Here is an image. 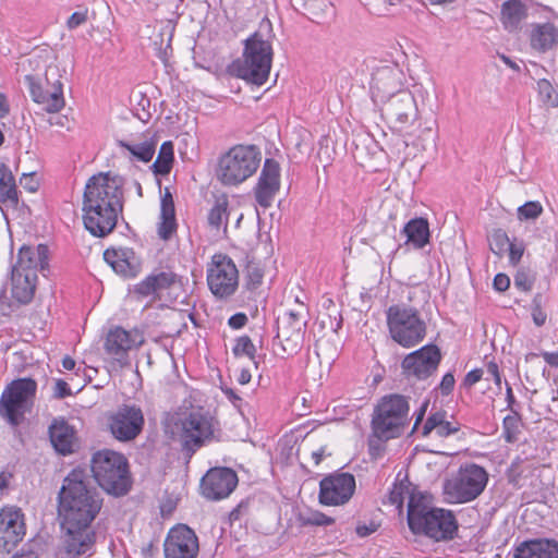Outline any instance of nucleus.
Segmentation results:
<instances>
[{
	"label": "nucleus",
	"instance_id": "nucleus-1",
	"mask_svg": "<svg viewBox=\"0 0 558 558\" xmlns=\"http://www.w3.org/2000/svg\"><path fill=\"white\" fill-rule=\"evenodd\" d=\"M102 498L87 481L85 470L73 469L58 494V519L64 532L63 546L71 557L92 556L96 543L93 521L101 510Z\"/></svg>",
	"mask_w": 558,
	"mask_h": 558
},
{
	"label": "nucleus",
	"instance_id": "nucleus-2",
	"mask_svg": "<svg viewBox=\"0 0 558 558\" xmlns=\"http://www.w3.org/2000/svg\"><path fill=\"white\" fill-rule=\"evenodd\" d=\"M124 183L123 177L111 172H99L87 180L82 211L84 227L92 235L105 238L116 228L123 211Z\"/></svg>",
	"mask_w": 558,
	"mask_h": 558
},
{
	"label": "nucleus",
	"instance_id": "nucleus-3",
	"mask_svg": "<svg viewBox=\"0 0 558 558\" xmlns=\"http://www.w3.org/2000/svg\"><path fill=\"white\" fill-rule=\"evenodd\" d=\"M408 525L415 535H424L436 542L454 538L458 522L451 510L428 506L422 498L410 496Z\"/></svg>",
	"mask_w": 558,
	"mask_h": 558
},
{
	"label": "nucleus",
	"instance_id": "nucleus-4",
	"mask_svg": "<svg viewBox=\"0 0 558 558\" xmlns=\"http://www.w3.org/2000/svg\"><path fill=\"white\" fill-rule=\"evenodd\" d=\"M272 47L259 33H254L244 41L242 58L228 66L231 75L256 86L264 85L270 73Z\"/></svg>",
	"mask_w": 558,
	"mask_h": 558
},
{
	"label": "nucleus",
	"instance_id": "nucleus-5",
	"mask_svg": "<svg viewBox=\"0 0 558 558\" xmlns=\"http://www.w3.org/2000/svg\"><path fill=\"white\" fill-rule=\"evenodd\" d=\"M409 399L399 393L381 397L371 420L372 437L379 441H388L403 435L410 424Z\"/></svg>",
	"mask_w": 558,
	"mask_h": 558
},
{
	"label": "nucleus",
	"instance_id": "nucleus-6",
	"mask_svg": "<svg viewBox=\"0 0 558 558\" xmlns=\"http://www.w3.org/2000/svg\"><path fill=\"white\" fill-rule=\"evenodd\" d=\"M90 470L95 481L109 495L120 497L131 489L129 463L122 453L112 450L94 453Z\"/></svg>",
	"mask_w": 558,
	"mask_h": 558
},
{
	"label": "nucleus",
	"instance_id": "nucleus-7",
	"mask_svg": "<svg viewBox=\"0 0 558 558\" xmlns=\"http://www.w3.org/2000/svg\"><path fill=\"white\" fill-rule=\"evenodd\" d=\"M179 441L189 460L204 446L219 440V422L202 408L190 411L180 420Z\"/></svg>",
	"mask_w": 558,
	"mask_h": 558
},
{
	"label": "nucleus",
	"instance_id": "nucleus-8",
	"mask_svg": "<svg viewBox=\"0 0 558 558\" xmlns=\"http://www.w3.org/2000/svg\"><path fill=\"white\" fill-rule=\"evenodd\" d=\"M262 153L255 145H235L219 158L217 178L226 186H236L259 168Z\"/></svg>",
	"mask_w": 558,
	"mask_h": 558
},
{
	"label": "nucleus",
	"instance_id": "nucleus-9",
	"mask_svg": "<svg viewBox=\"0 0 558 558\" xmlns=\"http://www.w3.org/2000/svg\"><path fill=\"white\" fill-rule=\"evenodd\" d=\"M386 323L391 339L403 348H412L426 336V324L417 308L393 304L386 310Z\"/></svg>",
	"mask_w": 558,
	"mask_h": 558
},
{
	"label": "nucleus",
	"instance_id": "nucleus-10",
	"mask_svg": "<svg viewBox=\"0 0 558 558\" xmlns=\"http://www.w3.org/2000/svg\"><path fill=\"white\" fill-rule=\"evenodd\" d=\"M488 483L487 471L476 463L462 464L451 478L444 483V494L450 504H465L476 499Z\"/></svg>",
	"mask_w": 558,
	"mask_h": 558
},
{
	"label": "nucleus",
	"instance_id": "nucleus-11",
	"mask_svg": "<svg viewBox=\"0 0 558 558\" xmlns=\"http://www.w3.org/2000/svg\"><path fill=\"white\" fill-rule=\"evenodd\" d=\"M25 83L34 102L49 113L59 112L64 106L63 84L59 80L58 69L49 66L45 73V84L39 77L25 75Z\"/></svg>",
	"mask_w": 558,
	"mask_h": 558
},
{
	"label": "nucleus",
	"instance_id": "nucleus-12",
	"mask_svg": "<svg viewBox=\"0 0 558 558\" xmlns=\"http://www.w3.org/2000/svg\"><path fill=\"white\" fill-rule=\"evenodd\" d=\"M207 284L216 299L227 300L232 296L239 287V270L226 254L219 253L211 257L207 267Z\"/></svg>",
	"mask_w": 558,
	"mask_h": 558
},
{
	"label": "nucleus",
	"instance_id": "nucleus-13",
	"mask_svg": "<svg viewBox=\"0 0 558 558\" xmlns=\"http://www.w3.org/2000/svg\"><path fill=\"white\" fill-rule=\"evenodd\" d=\"M298 310H288L282 317L278 318V330L276 339L280 341L282 351L289 355L296 354L303 344L307 322L305 314L306 306L299 302Z\"/></svg>",
	"mask_w": 558,
	"mask_h": 558
},
{
	"label": "nucleus",
	"instance_id": "nucleus-14",
	"mask_svg": "<svg viewBox=\"0 0 558 558\" xmlns=\"http://www.w3.org/2000/svg\"><path fill=\"white\" fill-rule=\"evenodd\" d=\"M383 102V116L397 130H403L417 118L416 100L408 89L398 90L395 95L384 99Z\"/></svg>",
	"mask_w": 558,
	"mask_h": 558
},
{
	"label": "nucleus",
	"instance_id": "nucleus-15",
	"mask_svg": "<svg viewBox=\"0 0 558 558\" xmlns=\"http://www.w3.org/2000/svg\"><path fill=\"white\" fill-rule=\"evenodd\" d=\"M355 487L351 473H331L319 482L318 501L323 506L344 505L352 498Z\"/></svg>",
	"mask_w": 558,
	"mask_h": 558
},
{
	"label": "nucleus",
	"instance_id": "nucleus-16",
	"mask_svg": "<svg viewBox=\"0 0 558 558\" xmlns=\"http://www.w3.org/2000/svg\"><path fill=\"white\" fill-rule=\"evenodd\" d=\"M441 361V353L436 344H426L409 353L401 367L407 377L425 380L435 374Z\"/></svg>",
	"mask_w": 558,
	"mask_h": 558
},
{
	"label": "nucleus",
	"instance_id": "nucleus-17",
	"mask_svg": "<svg viewBox=\"0 0 558 558\" xmlns=\"http://www.w3.org/2000/svg\"><path fill=\"white\" fill-rule=\"evenodd\" d=\"M144 422V415L140 407L122 404L109 417V428L116 439L130 441L141 434Z\"/></svg>",
	"mask_w": 558,
	"mask_h": 558
},
{
	"label": "nucleus",
	"instance_id": "nucleus-18",
	"mask_svg": "<svg viewBox=\"0 0 558 558\" xmlns=\"http://www.w3.org/2000/svg\"><path fill=\"white\" fill-rule=\"evenodd\" d=\"M143 342L144 337L138 330H126L120 326H116L109 329L105 339L104 349L114 362L120 366H125L129 364V352L142 345Z\"/></svg>",
	"mask_w": 558,
	"mask_h": 558
},
{
	"label": "nucleus",
	"instance_id": "nucleus-19",
	"mask_svg": "<svg viewBox=\"0 0 558 558\" xmlns=\"http://www.w3.org/2000/svg\"><path fill=\"white\" fill-rule=\"evenodd\" d=\"M198 537L194 530L185 524L171 527L163 542L165 558H197Z\"/></svg>",
	"mask_w": 558,
	"mask_h": 558
},
{
	"label": "nucleus",
	"instance_id": "nucleus-20",
	"mask_svg": "<svg viewBox=\"0 0 558 558\" xmlns=\"http://www.w3.org/2000/svg\"><path fill=\"white\" fill-rule=\"evenodd\" d=\"M236 473L226 466L209 469L202 477L201 489L205 498L220 500L228 497L238 485Z\"/></svg>",
	"mask_w": 558,
	"mask_h": 558
},
{
	"label": "nucleus",
	"instance_id": "nucleus-21",
	"mask_svg": "<svg viewBox=\"0 0 558 558\" xmlns=\"http://www.w3.org/2000/svg\"><path fill=\"white\" fill-rule=\"evenodd\" d=\"M26 533L24 513L19 508L0 511V553H10Z\"/></svg>",
	"mask_w": 558,
	"mask_h": 558
},
{
	"label": "nucleus",
	"instance_id": "nucleus-22",
	"mask_svg": "<svg viewBox=\"0 0 558 558\" xmlns=\"http://www.w3.org/2000/svg\"><path fill=\"white\" fill-rule=\"evenodd\" d=\"M182 286V277L173 271H154L136 283L133 293L137 299L151 296V301H161L165 291Z\"/></svg>",
	"mask_w": 558,
	"mask_h": 558
},
{
	"label": "nucleus",
	"instance_id": "nucleus-23",
	"mask_svg": "<svg viewBox=\"0 0 558 558\" xmlns=\"http://www.w3.org/2000/svg\"><path fill=\"white\" fill-rule=\"evenodd\" d=\"M280 190V166L271 158H267L262 168L258 181L254 187L256 203L263 208H269L276 194Z\"/></svg>",
	"mask_w": 558,
	"mask_h": 558
},
{
	"label": "nucleus",
	"instance_id": "nucleus-24",
	"mask_svg": "<svg viewBox=\"0 0 558 558\" xmlns=\"http://www.w3.org/2000/svg\"><path fill=\"white\" fill-rule=\"evenodd\" d=\"M402 71L397 64H385L376 68L372 73L371 88L375 97L384 99L404 90L402 86Z\"/></svg>",
	"mask_w": 558,
	"mask_h": 558
},
{
	"label": "nucleus",
	"instance_id": "nucleus-25",
	"mask_svg": "<svg viewBox=\"0 0 558 558\" xmlns=\"http://www.w3.org/2000/svg\"><path fill=\"white\" fill-rule=\"evenodd\" d=\"M48 435L53 449L61 456H69L78 448L77 433L64 417L52 420Z\"/></svg>",
	"mask_w": 558,
	"mask_h": 558
},
{
	"label": "nucleus",
	"instance_id": "nucleus-26",
	"mask_svg": "<svg viewBox=\"0 0 558 558\" xmlns=\"http://www.w3.org/2000/svg\"><path fill=\"white\" fill-rule=\"evenodd\" d=\"M104 259L116 274L124 278H134L141 271V259L130 247L107 248L104 252Z\"/></svg>",
	"mask_w": 558,
	"mask_h": 558
},
{
	"label": "nucleus",
	"instance_id": "nucleus-27",
	"mask_svg": "<svg viewBox=\"0 0 558 558\" xmlns=\"http://www.w3.org/2000/svg\"><path fill=\"white\" fill-rule=\"evenodd\" d=\"M48 253L49 248L45 244H39L36 247L22 246L17 254V260L12 266V270L35 272L38 270H45L48 266Z\"/></svg>",
	"mask_w": 558,
	"mask_h": 558
},
{
	"label": "nucleus",
	"instance_id": "nucleus-28",
	"mask_svg": "<svg viewBox=\"0 0 558 558\" xmlns=\"http://www.w3.org/2000/svg\"><path fill=\"white\" fill-rule=\"evenodd\" d=\"M513 558H558V542L553 538H535L515 547Z\"/></svg>",
	"mask_w": 558,
	"mask_h": 558
},
{
	"label": "nucleus",
	"instance_id": "nucleus-29",
	"mask_svg": "<svg viewBox=\"0 0 558 558\" xmlns=\"http://www.w3.org/2000/svg\"><path fill=\"white\" fill-rule=\"evenodd\" d=\"M37 275L35 272L11 271V294L21 304L29 303L35 294Z\"/></svg>",
	"mask_w": 558,
	"mask_h": 558
},
{
	"label": "nucleus",
	"instance_id": "nucleus-30",
	"mask_svg": "<svg viewBox=\"0 0 558 558\" xmlns=\"http://www.w3.org/2000/svg\"><path fill=\"white\" fill-rule=\"evenodd\" d=\"M401 234L407 238L405 244L421 250L425 247L430 240L429 222L423 217L412 218L404 225Z\"/></svg>",
	"mask_w": 558,
	"mask_h": 558
},
{
	"label": "nucleus",
	"instance_id": "nucleus-31",
	"mask_svg": "<svg viewBox=\"0 0 558 558\" xmlns=\"http://www.w3.org/2000/svg\"><path fill=\"white\" fill-rule=\"evenodd\" d=\"M447 415L445 410L432 411L423 425V437L428 436L432 432L441 438L457 434L460 430V424L447 421Z\"/></svg>",
	"mask_w": 558,
	"mask_h": 558
},
{
	"label": "nucleus",
	"instance_id": "nucleus-32",
	"mask_svg": "<svg viewBox=\"0 0 558 558\" xmlns=\"http://www.w3.org/2000/svg\"><path fill=\"white\" fill-rule=\"evenodd\" d=\"M37 391V383L33 378L24 377L12 380L2 393L29 408Z\"/></svg>",
	"mask_w": 558,
	"mask_h": 558
},
{
	"label": "nucleus",
	"instance_id": "nucleus-33",
	"mask_svg": "<svg viewBox=\"0 0 558 558\" xmlns=\"http://www.w3.org/2000/svg\"><path fill=\"white\" fill-rule=\"evenodd\" d=\"M0 203L11 207H16L19 204L15 179L10 168L4 163H0Z\"/></svg>",
	"mask_w": 558,
	"mask_h": 558
},
{
	"label": "nucleus",
	"instance_id": "nucleus-34",
	"mask_svg": "<svg viewBox=\"0 0 558 558\" xmlns=\"http://www.w3.org/2000/svg\"><path fill=\"white\" fill-rule=\"evenodd\" d=\"M558 29L551 23L536 25L531 34V45L539 51H546L557 43Z\"/></svg>",
	"mask_w": 558,
	"mask_h": 558
},
{
	"label": "nucleus",
	"instance_id": "nucleus-35",
	"mask_svg": "<svg viewBox=\"0 0 558 558\" xmlns=\"http://www.w3.org/2000/svg\"><path fill=\"white\" fill-rule=\"evenodd\" d=\"M28 407L21 402L12 399L11 397L1 393L0 397V415L11 426H19L24 420L25 413L28 411Z\"/></svg>",
	"mask_w": 558,
	"mask_h": 558
},
{
	"label": "nucleus",
	"instance_id": "nucleus-36",
	"mask_svg": "<svg viewBox=\"0 0 558 558\" xmlns=\"http://www.w3.org/2000/svg\"><path fill=\"white\" fill-rule=\"evenodd\" d=\"M526 16L525 5L521 0H507L501 7V21L506 29L514 31Z\"/></svg>",
	"mask_w": 558,
	"mask_h": 558
},
{
	"label": "nucleus",
	"instance_id": "nucleus-37",
	"mask_svg": "<svg viewBox=\"0 0 558 558\" xmlns=\"http://www.w3.org/2000/svg\"><path fill=\"white\" fill-rule=\"evenodd\" d=\"M117 145L131 155L132 159L142 162H148L153 159L156 151V143L154 141H144L141 143H132L125 140H118Z\"/></svg>",
	"mask_w": 558,
	"mask_h": 558
},
{
	"label": "nucleus",
	"instance_id": "nucleus-38",
	"mask_svg": "<svg viewBox=\"0 0 558 558\" xmlns=\"http://www.w3.org/2000/svg\"><path fill=\"white\" fill-rule=\"evenodd\" d=\"M228 206L229 201L227 196L222 195L216 199L207 216L208 225L211 229L216 231L220 229H223V231L227 230L229 217Z\"/></svg>",
	"mask_w": 558,
	"mask_h": 558
},
{
	"label": "nucleus",
	"instance_id": "nucleus-39",
	"mask_svg": "<svg viewBox=\"0 0 558 558\" xmlns=\"http://www.w3.org/2000/svg\"><path fill=\"white\" fill-rule=\"evenodd\" d=\"M173 160V144L171 141H166L161 144L158 156L154 163L150 166V169L155 175H167L172 168Z\"/></svg>",
	"mask_w": 558,
	"mask_h": 558
},
{
	"label": "nucleus",
	"instance_id": "nucleus-40",
	"mask_svg": "<svg viewBox=\"0 0 558 558\" xmlns=\"http://www.w3.org/2000/svg\"><path fill=\"white\" fill-rule=\"evenodd\" d=\"M232 354L236 359L245 356L250 359L256 367L258 366V362L256 361L257 349L247 335H243L234 339Z\"/></svg>",
	"mask_w": 558,
	"mask_h": 558
},
{
	"label": "nucleus",
	"instance_id": "nucleus-41",
	"mask_svg": "<svg viewBox=\"0 0 558 558\" xmlns=\"http://www.w3.org/2000/svg\"><path fill=\"white\" fill-rule=\"evenodd\" d=\"M522 416L520 412H512L502 420V438L508 444H514L521 433Z\"/></svg>",
	"mask_w": 558,
	"mask_h": 558
},
{
	"label": "nucleus",
	"instance_id": "nucleus-42",
	"mask_svg": "<svg viewBox=\"0 0 558 558\" xmlns=\"http://www.w3.org/2000/svg\"><path fill=\"white\" fill-rule=\"evenodd\" d=\"M539 100L547 107H558V90L545 78L537 82Z\"/></svg>",
	"mask_w": 558,
	"mask_h": 558
},
{
	"label": "nucleus",
	"instance_id": "nucleus-43",
	"mask_svg": "<svg viewBox=\"0 0 558 558\" xmlns=\"http://www.w3.org/2000/svg\"><path fill=\"white\" fill-rule=\"evenodd\" d=\"M536 274L527 267H520L514 275V287L522 292H530L534 286Z\"/></svg>",
	"mask_w": 558,
	"mask_h": 558
},
{
	"label": "nucleus",
	"instance_id": "nucleus-44",
	"mask_svg": "<svg viewBox=\"0 0 558 558\" xmlns=\"http://www.w3.org/2000/svg\"><path fill=\"white\" fill-rule=\"evenodd\" d=\"M542 213L543 206L537 201H529L521 205L517 210L519 220H535L542 215Z\"/></svg>",
	"mask_w": 558,
	"mask_h": 558
},
{
	"label": "nucleus",
	"instance_id": "nucleus-45",
	"mask_svg": "<svg viewBox=\"0 0 558 558\" xmlns=\"http://www.w3.org/2000/svg\"><path fill=\"white\" fill-rule=\"evenodd\" d=\"M160 216L158 235L162 240H169L177 230L175 213L160 214Z\"/></svg>",
	"mask_w": 558,
	"mask_h": 558
},
{
	"label": "nucleus",
	"instance_id": "nucleus-46",
	"mask_svg": "<svg viewBox=\"0 0 558 558\" xmlns=\"http://www.w3.org/2000/svg\"><path fill=\"white\" fill-rule=\"evenodd\" d=\"M302 524L305 526H326L335 523V519L320 511H312L306 517H301Z\"/></svg>",
	"mask_w": 558,
	"mask_h": 558
},
{
	"label": "nucleus",
	"instance_id": "nucleus-47",
	"mask_svg": "<svg viewBox=\"0 0 558 558\" xmlns=\"http://www.w3.org/2000/svg\"><path fill=\"white\" fill-rule=\"evenodd\" d=\"M408 486L403 483L393 484L392 488L388 493V501L398 508H401L404 502V498L408 495Z\"/></svg>",
	"mask_w": 558,
	"mask_h": 558
},
{
	"label": "nucleus",
	"instance_id": "nucleus-48",
	"mask_svg": "<svg viewBox=\"0 0 558 558\" xmlns=\"http://www.w3.org/2000/svg\"><path fill=\"white\" fill-rule=\"evenodd\" d=\"M525 245L522 240L513 239L508 243L509 251V263L512 266H517L524 253Z\"/></svg>",
	"mask_w": 558,
	"mask_h": 558
},
{
	"label": "nucleus",
	"instance_id": "nucleus-49",
	"mask_svg": "<svg viewBox=\"0 0 558 558\" xmlns=\"http://www.w3.org/2000/svg\"><path fill=\"white\" fill-rule=\"evenodd\" d=\"M493 244L495 245L497 251L492 246V251L496 254L504 252L506 248V245L510 242L508 234L502 229H497L494 231L493 235Z\"/></svg>",
	"mask_w": 558,
	"mask_h": 558
},
{
	"label": "nucleus",
	"instance_id": "nucleus-50",
	"mask_svg": "<svg viewBox=\"0 0 558 558\" xmlns=\"http://www.w3.org/2000/svg\"><path fill=\"white\" fill-rule=\"evenodd\" d=\"M483 369L474 368L470 371L463 378L460 384L461 389L470 390L476 383H478L483 377Z\"/></svg>",
	"mask_w": 558,
	"mask_h": 558
},
{
	"label": "nucleus",
	"instance_id": "nucleus-51",
	"mask_svg": "<svg viewBox=\"0 0 558 558\" xmlns=\"http://www.w3.org/2000/svg\"><path fill=\"white\" fill-rule=\"evenodd\" d=\"M87 9L73 12L66 21V27L69 29H75L78 26L85 24L87 21Z\"/></svg>",
	"mask_w": 558,
	"mask_h": 558
},
{
	"label": "nucleus",
	"instance_id": "nucleus-52",
	"mask_svg": "<svg viewBox=\"0 0 558 558\" xmlns=\"http://www.w3.org/2000/svg\"><path fill=\"white\" fill-rule=\"evenodd\" d=\"M454 384H456V379H454L453 373H451V372L446 373L442 376L441 381L438 386L440 393L444 397L451 395V392L454 389Z\"/></svg>",
	"mask_w": 558,
	"mask_h": 558
},
{
	"label": "nucleus",
	"instance_id": "nucleus-53",
	"mask_svg": "<svg viewBox=\"0 0 558 558\" xmlns=\"http://www.w3.org/2000/svg\"><path fill=\"white\" fill-rule=\"evenodd\" d=\"M250 502L248 500H242L235 508L229 513V521L231 523L240 521L248 512Z\"/></svg>",
	"mask_w": 558,
	"mask_h": 558
},
{
	"label": "nucleus",
	"instance_id": "nucleus-54",
	"mask_svg": "<svg viewBox=\"0 0 558 558\" xmlns=\"http://www.w3.org/2000/svg\"><path fill=\"white\" fill-rule=\"evenodd\" d=\"M486 379L488 380L489 377L494 380L495 385L497 386L498 390L501 389V375L499 372V366L495 361H489L486 364Z\"/></svg>",
	"mask_w": 558,
	"mask_h": 558
},
{
	"label": "nucleus",
	"instance_id": "nucleus-55",
	"mask_svg": "<svg viewBox=\"0 0 558 558\" xmlns=\"http://www.w3.org/2000/svg\"><path fill=\"white\" fill-rule=\"evenodd\" d=\"M175 213L174 202L171 192L168 187L165 189V192L161 196V208L160 214Z\"/></svg>",
	"mask_w": 558,
	"mask_h": 558
},
{
	"label": "nucleus",
	"instance_id": "nucleus-56",
	"mask_svg": "<svg viewBox=\"0 0 558 558\" xmlns=\"http://www.w3.org/2000/svg\"><path fill=\"white\" fill-rule=\"evenodd\" d=\"M248 322L245 313L239 312L233 314L228 319V326L234 330L242 329Z\"/></svg>",
	"mask_w": 558,
	"mask_h": 558
},
{
	"label": "nucleus",
	"instance_id": "nucleus-57",
	"mask_svg": "<svg viewBox=\"0 0 558 558\" xmlns=\"http://www.w3.org/2000/svg\"><path fill=\"white\" fill-rule=\"evenodd\" d=\"M71 388L66 381L58 379L54 385L53 396L57 399H64L71 396Z\"/></svg>",
	"mask_w": 558,
	"mask_h": 558
},
{
	"label": "nucleus",
	"instance_id": "nucleus-58",
	"mask_svg": "<svg viewBox=\"0 0 558 558\" xmlns=\"http://www.w3.org/2000/svg\"><path fill=\"white\" fill-rule=\"evenodd\" d=\"M493 287L496 291L504 292L510 287V278L506 274L499 272L494 277Z\"/></svg>",
	"mask_w": 558,
	"mask_h": 558
},
{
	"label": "nucleus",
	"instance_id": "nucleus-59",
	"mask_svg": "<svg viewBox=\"0 0 558 558\" xmlns=\"http://www.w3.org/2000/svg\"><path fill=\"white\" fill-rule=\"evenodd\" d=\"M506 401L507 409L512 412H520V404L517 402V399L513 395L512 388L508 381H506Z\"/></svg>",
	"mask_w": 558,
	"mask_h": 558
},
{
	"label": "nucleus",
	"instance_id": "nucleus-60",
	"mask_svg": "<svg viewBox=\"0 0 558 558\" xmlns=\"http://www.w3.org/2000/svg\"><path fill=\"white\" fill-rule=\"evenodd\" d=\"M379 524L375 522H371L369 524H357L355 532L360 537H367L371 534L375 533L378 529Z\"/></svg>",
	"mask_w": 558,
	"mask_h": 558
},
{
	"label": "nucleus",
	"instance_id": "nucleus-61",
	"mask_svg": "<svg viewBox=\"0 0 558 558\" xmlns=\"http://www.w3.org/2000/svg\"><path fill=\"white\" fill-rule=\"evenodd\" d=\"M222 392L235 408L240 409L242 398L232 388H222Z\"/></svg>",
	"mask_w": 558,
	"mask_h": 558
},
{
	"label": "nucleus",
	"instance_id": "nucleus-62",
	"mask_svg": "<svg viewBox=\"0 0 558 558\" xmlns=\"http://www.w3.org/2000/svg\"><path fill=\"white\" fill-rule=\"evenodd\" d=\"M531 315H532L533 323L537 327H542L545 325L546 319H547V314L543 311V308L531 310Z\"/></svg>",
	"mask_w": 558,
	"mask_h": 558
},
{
	"label": "nucleus",
	"instance_id": "nucleus-63",
	"mask_svg": "<svg viewBox=\"0 0 558 558\" xmlns=\"http://www.w3.org/2000/svg\"><path fill=\"white\" fill-rule=\"evenodd\" d=\"M427 407H428V401H425L421 405L420 410L415 413V421H414V424H413V427H412V433H414L417 429L418 425L424 420Z\"/></svg>",
	"mask_w": 558,
	"mask_h": 558
},
{
	"label": "nucleus",
	"instance_id": "nucleus-64",
	"mask_svg": "<svg viewBox=\"0 0 558 558\" xmlns=\"http://www.w3.org/2000/svg\"><path fill=\"white\" fill-rule=\"evenodd\" d=\"M543 359L547 364H549L553 367H558V351L557 352H547L544 351L541 353Z\"/></svg>",
	"mask_w": 558,
	"mask_h": 558
}]
</instances>
